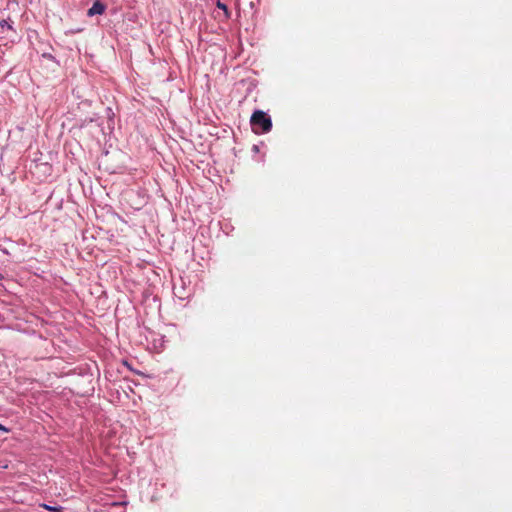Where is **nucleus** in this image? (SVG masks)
I'll use <instances>...</instances> for the list:
<instances>
[{"mask_svg": "<svg viewBox=\"0 0 512 512\" xmlns=\"http://www.w3.org/2000/svg\"><path fill=\"white\" fill-rule=\"evenodd\" d=\"M0 430L5 431V432H8V429H7V428H5V427H4L3 425H1V424H0Z\"/></svg>", "mask_w": 512, "mask_h": 512, "instance_id": "5", "label": "nucleus"}, {"mask_svg": "<svg viewBox=\"0 0 512 512\" xmlns=\"http://www.w3.org/2000/svg\"><path fill=\"white\" fill-rule=\"evenodd\" d=\"M251 126L255 133H267L272 128L271 118L263 111H255L251 116Z\"/></svg>", "mask_w": 512, "mask_h": 512, "instance_id": "1", "label": "nucleus"}, {"mask_svg": "<svg viewBox=\"0 0 512 512\" xmlns=\"http://www.w3.org/2000/svg\"><path fill=\"white\" fill-rule=\"evenodd\" d=\"M106 6L99 0H96L92 7L89 8L87 15L88 16H94V15H102L105 12Z\"/></svg>", "mask_w": 512, "mask_h": 512, "instance_id": "2", "label": "nucleus"}, {"mask_svg": "<svg viewBox=\"0 0 512 512\" xmlns=\"http://www.w3.org/2000/svg\"><path fill=\"white\" fill-rule=\"evenodd\" d=\"M41 507H43L44 509H47L49 511H52V512H61L62 511V507L60 506H49V505H46V504H42Z\"/></svg>", "mask_w": 512, "mask_h": 512, "instance_id": "4", "label": "nucleus"}, {"mask_svg": "<svg viewBox=\"0 0 512 512\" xmlns=\"http://www.w3.org/2000/svg\"><path fill=\"white\" fill-rule=\"evenodd\" d=\"M217 7L224 11L226 18H229L230 13H229L228 7L224 3L218 1L217 2Z\"/></svg>", "mask_w": 512, "mask_h": 512, "instance_id": "3", "label": "nucleus"}]
</instances>
